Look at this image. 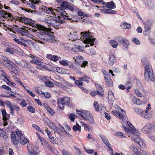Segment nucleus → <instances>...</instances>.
<instances>
[{
	"label": "nucleus",
	"instance_id": "obj_5",
	"mask_svg": "<svg viewBox=\"0 0 155 155\" xmlns=\"http://www.w3.org/2000/svg\"><path fill=\"white\" fill-rule=\"evenodd\" d=\"M142 64L145 68L144 77L145 79L147 81L150 80L153 81L155 80L154 75L151 66L149 65L147 59L144 58L141 60Z\"/></svg>",
	"mask_w": 155,
	"mask_h": 155
},
{
	"label": "nucleus",
	"instance_id": "obj_60",
	"mask_svg": "<svg viewBox=\"0 0 155 155\" xmlns=\"http://www.w3.org/2000/svg\"><path fill=\"white\" fill-rule=\"evenodd\" d=\"M5 104L6 105L7 107H8L9 108L13 107V105H12L10 102L8 101H6L5 102Z\"/></svg>",
	"mask_w": 155,
	"mask_h": 155
},
{
	"label": "nucleus",
	"instance_id": "obj_40",
	"mask_svg": "<svg viewBox=\"0 0 155 155\" xmlns=\"http://www.w3.org/2000/svg\"><path fill=\"white\" fill-rule=\"evenodd\" d=\"M152 126L150 124H146L143 128V130L146 132L150 131V130L151 129Z\"/></svg>",
	"mask_w": 155,
	"mask_h": 155
},
{
	"label": "nucleus",
	"instance_id": "obj_49",
	"mask_svg": "<svg viewBox=\"0 0 155 155\" xmlns=\"http://www.w3.org/2000/svg\"><path fill=\"white\" fill-rule=\"evenodd\" d=\"M42 139L41 140H40L41 142L42 145L44 147H45L48 144L49 142H48V140H46L43 138H42Z\"/></svg>",
	"mask_w": 155,
	"mask_h": 155
},
{
	"label": "nucleus",
	"instance_id": "obj_37",
	"mask_svg": "<svg viewBox=\"0 0 155 155\" xmlns=\"http://www.w3.org/2000/svg\"><path fill=\"white\" fill-rule=\"evenodd\" d=\"M134 110L136 113L141 116H142L144 111L142 109L137 107H134Z\"/></svg>",
	"mask_w": 155,
	"mask_h": 155
},
{
	"label": "nucleus",
	"instance_id": "obj_57",
	"mask_svg": "<svg viewBox=\"0 0 155 155\" xmlns=\"http://www.w3.org/2000/svg\"><path fill=\"white\" fill-rule=\"evenodd\" d=\"M27 109L28 110L32 113H35V109L33 107L31 106H28L27 107Z\"/></svg>",
	"mask_w": 155,
	"mask_h": 155
},
{
	"label": "nucleus",
	"instance_id": "obj_35",
	"mask_svg": "<svg viewBox=\"0 0 155 155\" xmlns=\"http://www.w3.org/2000/svg\"><path fill=\"white\" fill-rule=\"evenodd\" d=\"M30 63L33 64H35L41 65L42 64V62L39 60L38 59H31L30 61Z\"/></svg>",
	"mask_w": 155,
	"mask_h": 155
},
{
	"label": "nucleus",
	"instance_id": "obj_46",
	"mask_svg": "<svg viewBox=\"0 0 155 155\" xmlns=\"http://www.w3.org/2000/svg\"><path fill=\"white\" fill-rule=\"evenodd\" d=\"M89 78L86 75L80 77L78 78L79 80H81V81H85L87 83L89 82Z\"/></svg>",
	"mask_w": 155,
	"mask_h": 155
},
{
	"label": "nucleus",
	"instance_id": "obj_28",
	"mask_svg": "<svg viewBox=\"0 0 155 155\" xmlns=\"http://www.w3.org/2000/svg\"><path fill=\"white\" fill-rule=\"evenodd\" d=\"M56 133H58L60 136H62L61 134L63 132L62 130H61L60 128H58L55 124L51 128Z\"/></svg>",
	"mask_w": 155,
	"mask_h": 155
},
{
	"label": "nucleus",
	"instance_id": "obj_9",
	"mask_svg": "<svg viewBox=\"0 0 155 155\" xmlns=\"http://www.w3.org/2000/svg\"><path fill=\"white\" fill-rule=\"evenodd\" d=\"M19 21L25 24L28 25L32 27V30L33 29H35L37 28V27L39 25L36 23V22L31 19L25 17V16L21 17L18 19Z\"/></svg>",
	"mask_w": 155,
	"mask_h": 155
},
{
	"label": "nucleus",
	"instance_id": "obj_32",
	"mask_svg": "<svg viewBox=\"0 0 155 155\" xmlns=\"http://www.w3.org/2000/svg\"><path fill=\"white\" fill-rule=\"evenodd\" d=\"M69 68H70L72 69L73 70L77 73H82L81 69L78 68L77 66H74L72 62L71 63V64L70 65Z\"/></svg>",
	"mask_w": 155,
	"mask_h": 155
},
{
	"label": "nucleus",
	"instance_id": "obj_56",
	"mask_svg": "<svg viewBox=\"0 0 155 155\" xmlns=\"http://www.w3.org/2000/svg\"><path fill=\"white\" fill-rule=\"evenodd\" d=\"M75 84L77 86H80L81 87L83 84V82L81 81V80L79 79V80H77L75 81Z\"/></svg>",
	"mask_w": 155,
	"mask_h": 155
},
{
	"label": "nucleus",
	"instance_id": "obj_59",
	"mask_svg": "<svg viewBox=\"0 0 155 155\" xmlns=\"http://www.w3.org/2000/svg\"><path fill=\"white\" fill-rule=\"evenodd\" d=\"M45 84L47 86L49 87H51L53 86V84L50 81H46L45 82Z\"/></svg>",
	"mask_w": 155,
	"mask_h": 155
},
{
	"label": "nucleus",
	"instance_id": "obj_29",
	"mask_svg": "<svg viewBox=\"0 0 155 155\" xmlns=\"http://www.w3.org/2000/svg\"><path fill=\"white\" fill-rule=\"evenodd\" d=\"M18 31L22 36H28L29 33L28 30L24 28H21L19 29Z\"/></svg>",
	"mask_w": 155,
	"mask_h": 155
},
{
	"label": "nucleus",
	"instance_id": "obj_25",
	"mask_svg": "<svg viewBox=\"0 0 155 155\" xmlns=\"http://www.w3.org/2000/svg\"><path fill=\"white\" fill-rule=\"evenodd\" d=\"M1 112L2 115L3 120L8 121L9 118V115L7 113L6 111V110L5 109H4L2 110Z\"/></svg>",
	"mask_w": 155,
	"mask_h": 155
},
{
	"label": "nucleus",
	"instance_id": "obj_64",
	"mask_svg": "<svg viewBox=\"0 0 155 155\" xmlns=\"http://www.w3.org/2000/svg\"><path fill=\"white\" fill-rule=\"evenodd\" d=\"M25 90L26 91L28 92V94H29L30 95H31L32 97H35V95L31 91L28 89H27L25 88Z\"/></svg>",
	"mask_w": 155,
	"mask_h": 155
},
{
	"label": "nucleus",
	"instance_id": "obj_63",
	"mask_svg": "<svg viewBox=\"0 0 155 155\" xmlns=\"http://www.w3.org/2000/svg\"><path fill=\"white\" fill-rule=\"evenodd\" d=\"M27 104L26 101L24 99L22 100L20 103V105H22V107H26Z\"/></svg>",
	"mask_w": 155,
	"mask_h": 155
},
{
	"label": "nucleus",
	"instance_id": "obj_22",
	"mask_svg": "<svg viewBox=\"0 0 155 155\" xmlns=\"http://www.w3.org/2000/svg\"><path fill=\"white\" fill-rule=\"evenodd\" d=\"M104 77L106 84L110 87L112 86L113 84L112 81L110 76L107 74L104 75Z\"/></svg>",
	"mask_w": 155,
	"mask_h": 155
},
{
	"label": "nucleus",
	"instance_id": "obj_14",
	"mask_svg": "<svg viewBox=\"0 0 155 155\" xmlns=\"http://www.w3.org/2000/svg\"><path fill=\"white\" fill-rule=\"evenodd\" d=\"M152 23L153 21L151 19L148 20L145 22L144 30L143 32L144 35L147 36L150 34Z\"/></svg>",
	"mask_w": 155,
	"mask_h": 155
},
{
	"label": "nucleus",
	"instance_id": "obj_50",
	"mask_svg": "<svg viewBox=\"0 0 155 155\" xmlns=\"http://www.w3.org/2000/svg\"><path fill=\"white\" fill-rule=\"evenodd\" d=\"M15 80V82H17L18 83L20 84L24 88H25V86L21 82V81L20 80L19 78L17 77L14 76L12 77Z\"/></svg>",
	"mask_w": 155,
	"mask_h": 155
},
{
	"label": "nucleus",
	"instance_id": "obj_44",
	"mask_svg": "<svg viewBox=\"0 0 155 155\" xmlns=\"http://www.w3.org/2000/svg\"><path fill=\"white\" fill-rule=\"evenodd\" d=\"M16 51V50L15 48L12 47L8 48L6 50L7 52L11 54H13Z\"/></svg>",
	"mask_w": 155,
	"mask_h": 155
},
{
	"label": "nucleus",
	"instance_id": "obj_11",
	"mask_svg": "<svg viewBox=\"0 0 155 155\" xmlns=\"http://www.w3.org/2000/svg\"><path fill=\"white\" fill-rule=\"evenodd\" d=\"M15 63L22 68L25 69L29 71L31 73H34V72L31 69V66L30 62L25 60H22L20 62L16 61Z\"/></svg>",
	"mask_w": 155,
	"mask_h": 155
},
{
	"label": "nucleus",
	"instance_id": "obj_33",
	"mask_svg": "<svg viewBox=\"0 0 155 155\" xmlns=\"http://www.w3.org/2000/svg\"><path fill=\"white\" fill-rule=\"evenodd\" d=\"M106 7L110 9H114L116 8L115 4L113 1L107 2V5H106Z\"/></svg>",
	"mask_w": 155,
	"mask_h": 155
},
{
	"label": "nucleus",
	"instance_id": "obj_41",
	"mask_svg": "<svg viewBox=\"0 0 155 155\" xmlns=\"http://www.w3.org/2000/svg\"><path fill=\"white\" fill-rule=\"evenodd\" d=\"M72 62L68 61V62L66 60H64L62 61H59V63L63 65L66 66H68L69 67L70 65L71 64Z\"/></svg>",
	"mask_w": 155,
	"mask_h": 155
},
{
	"label": "nucleus",
	"instance_id": "obj_47",
	"mask_svg": "<svg viewBox=\"0 0 155 155\" xmlns=\"http://www.w3.org/2000/svg\"><path fill=\"white\" fill-rule=\"evenodd\" d=\"M81 125L82 126L84 127L85 130H88V131H90V127L88 125L84 123L83 122H81Z\"/></svg>",
	"mask_w": 155,
	"mask_h": 155
},
{
	"label": "nucleus",
	"instance_id": "obj_8",
	"mask_svg": "<svg viewBox=\"0 0 155 155\" xmlns=\"http://www.w3.org/2000/svg\"><path fill=\"white\" fill-rule=\"evenodd\" d=\"M81 39H84V43L89 44L91 46L94 45V41L95 38H92V36L90 35L89 31L82 32L81 33Z\"/></svg>",
	"mask_w": 155,
	"mask_h": 155
},
{
	"label": "nucleus",
	"instance_id": "obj_16",
	"mask_svg": "<svg viewBox=\"0 0 155 155\" xmlns=\"http://www.w3.org/2000/svg\"><path fill=\"white\" fill-rule=\"evenodd\" d=\"M27 149L30 153V154L32 155H37L38 154L37 150L38 148L37 147L28 143L27 145Z\"/></svg>",
	"mask_w": 155,
	"mask_h": 155
},
{
	"label": "nucleus",
	"instance_id": "obj_36",
	"mask_svg": "<svg viewBox=\"0 0 155 155\" xmlns=\"http://www.w3.org/2000/svg\"><path fill=\"white\" fill-rule=\"evenodd\" d=\"M3 15V18H5L6 19H10L11 20L13 19V16H12V14L9 13H8L5 11V12H4V14Z\"/></svg>",
	"mask_w": 155,
	"mask_h": 155
},
{
	"label": "nucleus",
	"instance_id": "obj_18",
	"mask_svg": "<svg viewBox=\"0 0 155 155\" xmlns=\"http://www.w3.org/2000/svg\"><path fill=\"white\" fill-rule=\"evenodd\" d=\"M117 38L118 41L120 43H122L123 46L126 49L128 48V45H130L129 41L126 38H124L121 36H118Z\"/></svg>",
	"mask_w": 155,
	"mask_h": 155
},
{
	"label": "nucleus",
	"instance_id": "obj_24",
	"mask_svg": "<svg viewBox=\"0 0 155 155\" xmlns=\"http://www.w3.org/2000/svg\"><path fill=\"white\" fill-rule=\"evenodd\" d=\"M131 149L134 152V155H140V153L139 150L134 145H133L130 146Z\"/></svg>",
	"mask_w": 155,
	"mask_h": 155
},
{
	"label": "nucleus",
	"instance_id": "obj_51",
	"mask_svg": "<svg viewBox=\"0 0 155 155\" xmlns=\"http://www.w3.org/2000/svg\"><path fill=\"white\" fill-rule=\"evenodd\" d=\"M56 70H57V71L58 73L61 74L66 73L65 70L63 68L57 67Z\"/></svg>",
	"mask_w": 155,
	"mask_h": 155
},
{
	"label": "nucleus",
	"instance_id": "obj_7",
	"mask_svg": "<svg viewBox=\"0 0 155 155\" xmlns=\"http://www.w3.org/2000/svg\"><path fill=\"white\" fill-rule=\"evenodd\" d=\"M77 114L80 115L84 120H88L90 123L94 124V121L92 114L89 111L85 110H76Z\"/></svg>",
	"mask_w": 155,
	"mask_h": 155
},
{
	"label": "nucleus",
	"instance_id": "obj_2",
	"mask_svg": "<svg viewBox=\"0 0 155 155\" xmlns=\"http://www.w3.org/2000/svg\"><path fill=\"white\" fill-rule=\"evenodd\" d=\"M33 31L35 32V34L40 39L46 41H54V39L53 34L50 31L48 28H46L41 25H39L37 28L33 29Z\"/></svg>",
	"mask_w": 155,
	"mask_h": 155
},
{
	"label": "nucleus",
	"instance_id": "obj_31",
	"mask_svg": "<svg viewBox=\"0 0 155 155\" xmlns=\"http://www.w3.org/2000/svg\"><path fill=\"white\" fill-rule=\"evenodd\" d=\"M2 61L4 63V64L6 66H8L11 63H12L10 60L7 58L5 56L2 57Z\"/></svg>",
	"mask_w": 155,
	"mask_h": 155
},
{
	"label": "nucleus",
	"instance_id": "obj_20",
	"mask_svg": "<svg viewBox=\"0 0 155 155\" xmlns=\"http://www.w3.org/2000/svg\"><path fill=\"white\" fill-rule=\"evenodd\" d=\"M115 56L111 52L109 53V59L108 61L109 64L111 66L113 65L115 61Z\"/></svg>",
	"mask_w": 155,
	"mask_h": 155
},
{
	"label": "nucleus",
	"instance_id": "obj_19",
	"mask_svg": "<svg viewBox=\"0 0 155 155\" xmlns=\"http://www.w3.org/2000/svg\"><path fill=\"white\" fill-rule=\"evenodd\" d=\"M68 38L69 40L71 41H74L77 40L78 39L77 32L74 31L70 33L68 36Z\"/></svg>",
	"mask_w": 155,
	"mask_h": 155
},
{
	"label": "nucleus",
	"instance_id": "obj_58",
	"mask_svg": "<svg viewBox=\"0 0 155 155\" xmlns=\"http://www.w3.org/2000/svg\"><path fill=\"white\" fill-rule=\"evenodd\" d=\"M133 42L135 44L139 45L140 44V42L139 40L136 38H134L132 39Z\"/></svg>",
	"mask_w": 155,
	"mask_h": 155
},
{
	"label": "nucleus",
	"instance_id": "obj_6",
	"mask_svg": "<svg viewBox=\"0 0 155 155\" xmlns=\"http://www.w3.org/2000/svg\"><path fill=\"white\" fill-rule=\"evenodd\" d=\"M77 114L80 115L84 120H88L90 123L94 124V121L92 114L89 111L85 110H76Z\"/></svg>",
	"mask_w": 155,
	"mask_h": 155
},
{
	"label": "nucleus",
	"instance_id": "obj_3",
	"mask_svg": "<svg viewBox=\"0 0 155 155\" xmlns=\"http://www.w3.org/2000/svg\"><path fill=\"white\" fill-rule=\"evenodd\" d=\"M11 139L13 145L17 146L19 143L23 145L29 143V139L24 136V134L20 131H12L11 134Z\"/></svg>",
	"mask_w": 155,
	"mask_h": 155
},
{
	"label": "nucleus",
	"instance_id": "obj_42",
	"mask_svg": "<svg viewBox=\"0 0 155 155\" xmlns=\"http://www.w3.org/2000/svg\"><path fill=\"white\" fill-rule=\"evenodd\" d=\"M109 42L110 45L114 48H116L118 46L117 42L114 40H110Z\"/></svg>",
	"mask_w": 155,
	"mask_h": 155
},
{
	"label": "nucleus",
	"instance_id": "obj_54",
	"mask_svg": "<svg viewBox=\"0 0 155 155\" xmlns=\"http://www.w3.org/2000/svg\"><path fill=\"white\" fill-rule=\"evenodd\" d=\"M94 107L96 111H98L99 110V105L97 101H94Z\"/></svg>",
	"mask_w": 155,
	"mask_h": 155
},
{
	"label": "nucleus",
	"instance_id": "obj_52",
	"mask_svg": "<svg viewBox=\"0 0 155 155\" xmlns=\"http://www.w3.org/2000/svg\"><path fill=\"white\" fill-rule=\"evenodd\" d=\"M115 135L117 136H119L120 137L123 138L126 137L125 134L123 132H117L115 133Z\"/></svg>",
	"mask_w": 155,
	"mask_h": 155
},
{
	"label": "nucleus",
	"instance_id": "obj_55",
	"mask_svg": "<svg viewBox=\"0 0 155 155\" xmlns=\"http://www.w3.org/2000/svg\"><path fill=\"white\" fill-rule=\"evenodd\" d=\"M75 116H77V115H75L74 114L71 113L68 115L69 119L72 122H74L75 119Z\"/></svg>",
	"mask_w": 155,
	"mask_h": 155
},
{
	"label": "nucleus",
	"instance_id": "obj_43",
	"mask_svg": "<svg viewBox=\"0 0 155 155\" xmlns=\"http://www.w3.org/2000/svg\"><path fill=\"white\" fill-rule=\"evenodd\" d=\"M132 101L134 104H136L137 105H140L142 103V102L139 99L135 98L132 99Z\"/></svg>",
	"mask_w": 155,
	"mask_h": 155
},
{
	"label": "nucleus",
	"instance_id": "obj_61",
	"mask_svg": "<svg viewBox=\"0 0 155 155\" xmlns=\"http://www.w3.org/2000/svg\"><path fill=\"white\" fill-rule=\"evenodd\" d=\"M6 80L8 81V82H6V84L9 86H12L13 85L15 86L16 85L15 83L11 81L8 78L7 79V80Z\"/></svg>",
	"mask_w": 155,
	"mask_h": 155
},
{
	"label": "nucleus",
	"instance_id": "obj_21",
	"mask_svg": "<svg viewBox=\"0 0 155 155\" xmlns=\"http://www.w3.org/2000/svg\"><path fill=\"white\" fill-rule=\"evenodd\" d=\"M101 13L106 14H116V11L110 9L104 8L101 10Z\"/></svg>",
	"mask_w": 155,
	"mask_h": 155
},
{
	"label": "nucleus",
	"instance_id": "obj_45",
	"mask_svg": "<svg viewBox=\"0 0 155 155\" xmlns=\"http://www.w3.org/2000/svg\"><path fill=\"white\" fill-rule=\"evenodd\" d=\"M73 129L75 131H78L79 132L81 131V126L77 123L76 125H74L73 127Z\"/></svg>",
	"mask_w": 155,
	"mask_h": 155
},
{
	"label": "nucleus",
	"instance_id": "obj_27",
	"mask_svg": "<svg viewBox=\"0 0 155 155\" xmlns=\"http://www.w3.org/2000/svg\"><path fill=\"white\" fill-rule=\"evenodd\" d=\"M47 58L53 61H56L58 60L57 56L53 55L51 54H48L46 55Z\"/></svg>",
	"mask_w": 155,
	"mask_h": 155
},
{
	"label": "nucleus",
	"instance_id": "obj_39",
	"mask_svg": "<svg viewBox=\"0 0 155 155\" xmlns=\"http://www.w3.org/2000/svg\"><path fill=\"white\" fill-rule=\"evenodd\" d=\"M141 116L145 119L150 120L152 117V114L150 113L146 114V113H144V111H143Z\"/></svg>",
	"mask_w": 155,
	"mask_h": 155
},
{
	"label": "nucleus",
	"instance_id": "obj_15",
	"mask_svg": "<svg viewBox=\"0 0 155 155\" xmlns=\"http://www.w3.org/2000/svg\"><path fill=\"white\" fill-rule=\"evenodd\" d=\"M7 67L16 76H19L20 74L18 72L19 68L15 64H14L13 62L11 63Z\"/></svg>",
	"mask_w": 155,
	"mask_h": 155
},
{
	"label": "nucleus",
	"instance_id": "obj_30",
	"mask_svg": "<svg viewBox=\"0 0 155 155\" xmlns=\"http://www.w3.org/2000/svg\"><path fill=\"white\" fill-rule=\"evenodd\" d=\"M100 137L101 138L103 143L107 146V147H110V144L107 139V138L104 136L102 135L100 136Z\"/></svg>",
	"mask_w": 155,
	"mask_h": 155
},
{
	"label": "nucleus",
	"instance_id": "obj_10",
	"mask_svg": "<svg viewBox=\"0 0 155 155\" xmlns=\"http://www.w3.org/2000/svg\"><path fill=\"white\" fill-rule=\"evenodd\" d=\"M58 14H58V18L55 17H52V19L46 20L48 23L54 27L56 29H59L60 27H61V24L63 23L64 22L63 20L60 19V18L63 19V18L59 17Z\"/></svg>",
	"mask_w": 155,
	"mask_h": 155
},
{
	"label": "nucleus",
	"instance_id": "obj_1",
	"mask_svg": "<svg viewBox=\"0 0 155 155\" xmlns=\"http://www.w3.org/2000/svg\"><path fill=\"white\" fill-rule=\"evenodd\" d=\"M68 9L74 13L78 12L79 9L73 4L67 2H62L60 7L57 8V10L59 13L58 16L60 18H63V19H66L70 22H74L76 21L75 20L70 18L68 14L64 10Z\"/></svg>",
	"mask_w": 155,
	"mask_h": 155
},
{
	"label": "nucleus",
	"instance_id": "obj_26",
	"mask_svg": "<svg viewBox=\"0 0 155 155\" xmlns=\"http://www.w3.org/2000/svg\"><path fill=\"white\" fill-rule=\"evenodd\" d=\"M121 112H119L117 117L123 120H126L127 119L125 111L123 109H121Z\"/></svg>",
	"mask_w": 155,
	"mask_h": 155
},
{
	"label": "nucleus",
	"instance_id": "obj_12",
	"mask_svg": "<svg viewBox=\"0 0 155 155\" xmlns=\"http://www.w3.org/2000/svg\"><path fill=\"white\" fill-rule=\"evenodd\" d=\"M70 100L69 97H64L59 98L57 100V104L59 108L63 110L64 108V105H68Z\"/></svg>",
	"mask_w": 155,
	"mask_h": 155
},
{
	"label": "nucleus",
	"instance_id": "obj_62",
	"mask_svg": "<svg viewBox=\"0 0 155 155\" xmlns=\"http://www.w3.org/2000/svg\"><path fill=\"white\" fill-rule=\"evenodd\" d=\"M135 94L138 97H142V94L137 89H136L135 90Z\"/></svg>",
	"mask_w": 155,
	"mask_h": 155
},
{
	"label": "nucleus",
	"instance_id": "obj_23",
	"mask_svg": "<svg viewBox=\"0 0 155 155\" xmlns=\"http://www.w3.org/2000/svg\"><path fill=\"white\" fill-rule=\"evenodd\" d=\"M43 105L48 111L51 115L53 116L55 113L54 110L52 108H51L47 103H43Z\"/></svg>",
	"mask_w": 155,
	"mask_h": 155
},
{
	"label": "nucleus",
	"instance_id": "obj_4",
	"mask_svg": "<svg viewBox=\"0 0 155 155\" xmlns=\"http://www.w3.org/2000/svg\"><path fill=\"white\" fill-rule=\"evenodd\" d=\"M122 125L125 132L132 134V139L138 144L141 141V139L138 135H135L136 129L134 126L129 121L124 120L122 121Z\"/></svg>",
	"mask_w": 155,
	"mask_h": 155
},
{
	"label": "nucleus",
	"instance_id": "obj_13",
	"mask_svg": "<svg viewBox=\"0 0 155 155\" xmlns=\"http://www.w3.org/2000/svg\"><path fill=\"white\" fill-rule=\"evenodd\" d=\"M97 91H91L90 92L91 95L94 97L96 95H97L101 97H103L104 95V91L102 87L99 84L95 85Z\"/></svg>",
	"mask_w": 155,
	"mask_h": 155
},
{
	"label": "nucleus",
	"instance_id": "obj_38",
	"mask_svg": "<svg viewBox=\"0 0 155 155\" xmlns=\"http://www.w3.org/2000/svg\"><path fill=\"white\" fill-rule=\"evenodd\" d=\"M120 27L124 29H129L131 27V25L127 22H123L120 25Z\"/></svg>",
	"mask_w": 155,
	"mask_h": 155
},
{
	"label": "nucleus",
	"instance_id": "obj_17",
	"mask_svg": "<svg viewBox=\"0 0 155 155\" xmlns=\"http://www.w3.org/2000/svg\"><path fill=\"white\" fill-rule=\"evenodd\" d=\"M14 42L18 45L23 46L25 47H26L28 46L27 44V41L24 38L21 36L17 37L16 39H15Z\"/></svg>",
	"mask_w": 155,
	"mask_h": 155
},
{
	"label": "nucleus",
	"instance_id": "obj_48",
	"mask_svg": "<svg viewBox=\"0 0 155 155\" xmlns=\"http://www.w3.org/2000/svg\"><path fill=\"white\" fill-rule=\"evenodd\" d=\"M43 9H44V11L48 14H52L53 13L52 8H47V7H45V8Z\"/></svg>",
	"mask_w": 155,
	"mask_h": 155
},
{
	"label": "nucleus",
	"instance_id": "obj_34",
	"mask_svg": "<svg viewBox=\"0 0 155 155\" xmlns=\"http://www.w3.org/2000/svg\"><path fill=\"white\" fill-rule=\"evenodd\" d=\"M32 127L35 130L41 133L42 134H45L42 129L37 125L35 124H33L32 125Z\"/></svg>",
	"mask_w": 155,
	"mask_h": 155
},
{
	"label": "nucleus",
	"instance_id": "obj_53",
	"mask_svg": "<svg viewBox=\"0 0 155 155\" xmlns=\"http://www.w3.org/2000/svg\"><path fill=\"white\" fill-rule=\"evenodd\" d=\"M49 141L53 144H56L57 142L55 138L53 136H51L49 138Z\"/></svg>",
	"mask_w": 155,
	"mask_h": 155
}]
</instances>
